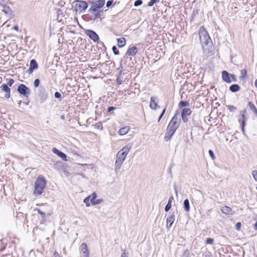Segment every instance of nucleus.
<instances>
[{
    "label": "nucleus",
    "mask_w": 257,
    "mask_h": 257,
    "mask_svg": "<svg viewBox=\"0 0 257 257\" xmlns=\"http://www.w3.org/2000/svg\"><path fill=\"white\" fill-rule=\"evenodd\" d=\"M178 113L176 112L167 126L164 137V140L166 142H168L171 139L179 126L181 120L178 118Z\"/></svg>",
    "instance_id": "nucleus-1"
},
{
    "label": "nucleus",
    "mask_w": 257,
    "mask_h": 257,
    "mask_svg": "<svg viewBox=\"0 0 257 257\" xmlns=\"http://www.w3.org/2000/svg\"><path fill=\"white\" fill-rule=\"evenodd\" d=\"M132 148V145L128 144L119 150L117 155L115 163V171L118 172L123 161L125 160L127 155Z\"/></svg>",
    "instance_id": "nucleus-2"
},
{
    "label": "nucleus",
    "mask_w": 257,
    "mask_h": 257,
    "mask_svg": "<svg viewBox=\"0 0 257 257\" xmlns=\"http://www.w3.org/2000/svg\"><path fill=\"white\" fill-rule=\"evenodd\" d=\"M47 184V180L42 176H39L37 178L35 182V190L34 195L38 196L41 195L46 188Z\"/></svg>",
    "instance_id": "nucleus-3"
},
{
    "label": "nucleus",
    "mask_w": 257,
    "mask_h": 257,
    "mask_svg": "<svg viewBox=\"0 0 257 257\" xmlns=\"http://www.w3.org/2000/svg\"><path fill=\"white\" fill-rule=\"evenodd\" d=\"M199 39L202 48L204 49V46L211 44L212 40L210 36L204 27L202 26L200 28L199 31Z\"/></svg>",
    "instance_id": "nucleus-4"
},
{
    "label": "nucleus",
    "mask_w": 257,
    "mask_h": 257,
    "mask_svg": "<svg viewBox=\"0 0 257 257\" xmlns=\"http://www.w3.org/2000/svg\"><path fill=\"white\" fill-rule=\"evenodd\" d=\"M247 120L246 109H244L239 111L238 115V122L240 124L241 130L243 133L245 132L244 127Z\"/></svg>",
    "instance_id": "nucleus-5"
},
{
    "label": "nucleus",
    "mask_w": 257,
    "mask_h": 257,
    "mask_svg": "<svg viewBox=\"0 0 257 257\" xmlns=\"http://www.w3.org/2000/svg\"><path fill=\"white\" fill-rule=\"evenodd\" d=\"M75 4V11H85L87 7L88 4L84 1L76 0L73 2Z\"/></svg>",
    "instance_id": "nucleus-6"
},
{
    "label": "nucleus",
    "mask_w": 257,
    "mask_h": 257,
    "mask_svg": "<svg viewBox=\"0 0 257 257\" xmlns=\"http://www.w3.org/2000/svg\"><path fill=\"white\" fill-rule=\"evenodd\" d=\"M38 95L40 98L41 103L44 102L48 98V93L45 88L42 86H40L38 88Z\"/></svg>",
    "instance_id": "nucleus-7"
},
{
    "label": "nucleus",
    "mask_w": 257,
    "mask_h": 257,
    "mask_svg": "<svg viewBox=\"0 0 257 257\" xmlns=\"http://www.w3.org/2000/svg\"><path fill=\"white\" fill-rule=\"evenodd\" d=\"M18 92L21 95L28 97L31 93L30 89L25 84H20L17 88Z\"/></svg>",
    "instance_id": "nucleus-8"
},
{
    "label": "nucleus",
    "mask_w": 257,
    "mask_h": 257,
    "mask_svg": "<svg viewBox=\"0 0 257 257\" xmlns=\"http://www.w3.org/2000/svg\"><path fill=\"white\" fill-rule=\"evenodd\" d=\"M85 34L94 42H98L99 38L95 31L91 30H86L85 31Z\"/></svg>",
    "instance_id": "nucleus-9"
},
{
    "label": "nucleus",
    "mask_w": 257,
    "mask_h": 257,
    "mask_svg": "<svg viewBox=\"0 0 257 257\" xmlns=\"http://www.w3.org/2000/svg\"><path fill=\"white\" fill-rule=\"evenodd\" d=\"M81 257H89V253L87 248V244L85 243H82L80 247Z\"/></svg>",
    "instance_id": "nucleus-10"
},
{
    "label": "nucleus",
    "mask_w": 257,
    "mask_h": 257,
    "mask_svg": "<svg viewBox=\"0 0 257 257\" xmlns=\"http://www.w3.org/2000/svg\"><path fill=\"white\" fill-rule=\"evenodd\" d=\"M38 67V65L35 59H32L30 61V67L27 72L29 74H31L33 71L37 69Z\"/></svg>",
    "instance_id": "nucleus-11"
},
{
    "label": "nucleus",
    "mask_w": 257,
    "mask_h": 257,
    "mask_svg": "<svg viewBox=\"0 0 257 257\" xmlns=\"http://www.w3.org/2000/svg\"><path fill=\"white\" fill-rule=\"evenodd\" d=\"M1 88L3 91L5 92V97L6 98H9L10 97L11 92V89L10 88V86H9L6 84H3L1 86Z\"/></svg>",
    "instance_id": "nucleus-12"
},
{
    "label": "nucleus",
    "mask_w": 257,
    "mask_h": 257,
    "mask_svg": "<svg viewBox=\"0 0 257 257\" xmlns=\"http://www.w3.org/2000/svg\"><path fill=\"white\" fill-rule=\"evenodd\" d=\"M52 152L58 155L59 157L61 158L63 160L67 161L66 155L60 150H58L57 148H53L52 149Z\"/></svg>",
    "instance_id": "nucleus-13"
},
{
    "label": "nucleus",
    "mask_w": 257,
    "mask_h": 257,
    "mask_svg": "<svg viewBox=\"0 0 257 257\" xmlns=\"http://www.w3.org/2000/svg\"><path fill=\"white\" fill-rule=\"evenodd\" d=\"M222 78L223 80L227 83H229L232 82L230 79V74L226 70H223L222 72Z\"/></svg>",
    "instance_id": "nucleus-14"
},
{
    "label": "nucleus",
    "mask_w": 257,
    "mask_h": 257,
    "mask_svg": "<svg viewBox=\"0 0 257 257\" xmlns=\"http://www.w3.org/2000/svg\"><path fill=\"white\" fill-rule=\"evenodd\" d=\"M138 51V48L136 46H133L131 47H130L127 51H126V53L125 54V55H127L129 56H135Z\"/></svg>",
    "instance_id": "nucleus-15"
},
{
    "label": "nucleus",
    "mask_w": 257,
    "mask_h": 257,
    "mask_svg": "<svg viewBox=\"0 0 257 257\" xmlns=\"http://www.w3.org/2000/svg\"><path fill=\"white\" fill-rule=\"evenodd\" d=\"M175 220V215L174 213L173 212V214L169 216L167 218V228H170L172 226L173 223H174Z\"/></svg>",
    "instance_id": "nucleus-16"
},
{
    "label": "nucleus",
    "mask_w": 257,
    "mask_h": 257,
    "mask_svg": "<svg viewBox=\"0 0 257 257\" xmlns=\"http://www.w3.org/2000/svg\"><path fill=\"white\" fill-rule=\"evenodd\" d=\"M157 99V98L154 96H152L151 98V102L150 106V107L154 110L157 109V108L160 107V106L157 104L156 100Z\"/></svg>",
    "instance_id": "nucleus-17"
},
{
    "label": "nucleus",
    "mask_w": 257,
    "mask_h": 257,
    "mask_svg": "<svg viewBox=\"0 0 257 257\" xmlns=\"http://www.w3.org/2000/svg\"><path fill=\"white\" fill-rule=\"evenodd\" d=\"M101 8V7L96 3H93L91 8L88 10V12L90 13H94V12L99 11V9Z\"/></svg>",
    "instance_id": "nucleus-18"
},
{
    "label": "nucleus",
    "mask_w": 257,
    "mask_h": 257,
    "mask_svg": "<svg viewBox=\"0 0 257 257\" xmlns=\"http://www.w3.org/2000/svg\"><path fill=\"white\" fill-rule=\"evenodd\" d=\"M0 6L3 7V9L2 11L6 14L11 15L12 14V11L9 6L2 3L1 4Z\"/></svg>",
    "instance_id": "nucleus-19"
},
{
    "label": "nucleus",
    "mask_w": 257,
    "mask_h": 257,
    "mask_svg": "<svg viewBox=\"0 0 257 257\" xmlns=\"http://www.w3.org/2000/svg\"><path fill=\"white\" fill-rule=\"evenodd\" d=\"M222 212L227 215H232L233 213L232 209L227 206H225L222 207L221 208Z\"/></svg>",
    "instance_id": "nucleus-20"
},
{
    "label": "nucleus",
    "mask_w": 257,
    "mask_h": 257,
    "mask_svg": "<svg viewBox=\"0 0 257 257\" xmlns=\"http://www.w3.org/2000/svg\"><path fill=\"white\" fill-rule=\"evenodd\" d=\"M247 106H248L249 109L252 111L254 114L257 117V108L254 104L251 101H248L247 102Z\"/></svg>",
    "instance_id": "nucleus-21"
},
{
    "label": "nucleus",
    "mask_w": 257,
    "mask_h": 257,
    "mask_svg": "<svg viewBox=\"0 0 257 257\" xmlns=\"http://www.w3.org/2000/svg\"><path fill=\"white\" fill-rule=\"evenodd\" d=\"M130 130V126H124L123 127L121 128L118 131V134L120 136H123V135L126 134Z\"/></svg>",
    "instance_id": "nucleus-22"
},
{
    "label": "nucleus",
    "mask_w": 257,
    "mask_h": 257,
    "mask_svg": "<svg viewBox=\"0 0 257 257\" xmlns=\"http://www.w3.org/2000/svg\"><path fill=\"white\" fill-rule=\"evenodd\" d=\"M173 199H174V197L173 196H171L169 197L168 203L167 204V205H166V206L165 207V211L166 212H168L170 210V209H171V208L172 207V205H171L172 202L173 200Z\"/></svg>",
    "instance_id": "nucleus-23"
},
{
    "label": "nucleus",
    "mask_w": 257,
    "mask_h": 257,
    "mask_svg": "<svg viewBox=\"0 0 257 257\" xmlns=\"http://www.w3.org/2000/svg\"><path fill=\"white\" fill-rule=\"evenodd\" d=\"M240 89V86L237 84H233L229 86V89L232 92L238 91Z\"/></svg>",
    "instance_id": "nucleus-24"
},
{
    "label": "nucleus",
    "mask_w": 257,
    "mask_h": 257,
    "mask_svg": "<svg viewBox=\"0 0 257 257\" xmlns=\"http://www.w3.org/2000/svg\"><path fill=\"white\" fill-rule=\"evenodd\" d=\"M117 46L119 48H122L126 44V40L124 38L117 39Z\"/></svg>",
    "instance_id": "nucleus-25"
},
{
    "label": "nucleus",
    "mask_w": 257,
    "mask_h": 257,
    "mask_svg": "<svg viewBox=\"0 0 257 257\" xmlns=\"http://www.w3.org/2000/svg\"><path fill=\"white\" fill-rule=\"evenodd\" d=\"M93 15V20H95L96 19L100 18L103 15V10L97 11V12H94V13H91Z\"/></svg>",
    "instance_id": "nucleus-26"
},
{
    "label": "nucleus",
    "mask_w": 257,
    "mask_h": 257,
    "mask_svg": "<svg viewBox=\"0 0 257 257\" xmlns=\"http://www.w3.org/2000/svg\"><path fill=\"white\" fill-rule=\"evenodd\" d=\"M183 208L186 212H189L190 209V203L188 199H186L184 201Z\"/></svg>",
    "instance_id": "nucleus-27"
},
{
    "label": "nucleus",
    "mask_w": 257,
    "mask_h": 257,
    "mask_svg": "<svg viewBox=\"0 0 257 257\" xmlns=\"http://www.w3.org/2000/svg\"><path fill=\"white\" fill-rule=\"evenodd\" d=\"M192 111L190 108H183L181 111V115L188 116L191 114Z\"/></svg>",
    "instance_id": "nucleus-28"
},
{
    "label": "nucleus",
    "mask_w": 257,
    "mask_h": 257,
    "mask_svg": "<svg viewBox=\"0 0 257 257\" xmlns=\"http://www.w3.org/2000/svg\"><path fill=\"white\" fill-rule=\"evenodd\" d=\"M190 104L188 101H181L179 103V108H182L183 107H188Z\"/></svg>",
    "instance_id": "nucleus-29"
},
{
    "label": "nucleus",
    "mask_w": 257,
    "mask_h": 257,
    "mask_svg": "<svg viewBox=\"0 0 257 257\" xmlns=\"http://www.w3.org/2000/svg\"><path fill=\"white\" fill-rule=\"evenodd\" d=\"M97 196V195L96 192H93L91 195L88 196V197H90V200L92 204V202L95 201Z\"/></svg>",
    "instance_id": "nucleus-30"
},
{
    "label": "nucleus",
    "mask_w": 257,
    "mask_h": 257,
    "mask_svg": "<svg viewBox=\"0 0 257 257\" xmlns=\"http://www.w3.org/2000/svg\"><path fill=\"white\" fill-rule=\"evenodd\" d=\"M226 107L227 109L231 112L234 111L237 109V108L235 106L231 105H227Z\"/></svg>",
    "instance_id": "nucleus-31"
},
{
    "label": "nucleus",
    "mask_w": 257,
    "mask_h": 257,
    "mask_svg": "<svg viewBox=\"0 0 257 257\" xmlns=\"http://www.w3.org/2000/svg\"><path fill=\"white\" fill-rule=\"evenodd\" d=\"M95 127L97 130H102L103 129V126L101 122L96 123L95 124Z\"/></svg>",
    "instance_id": "nucleus-32"
},
{
    "label": "nucleus",
    "mask_w": 257,
    "mask_h": 257,
    "mask_svg": "<svg viewBox=\"0 0 257 257\" xmlns=\"http://www.w3.org/2000/svg\"><path fill=\"white\" fill-rule=\"evenodd\" d=\"M89 200H90V197H86L84 200H83V202L84 203H85L86 204V206L87 207H89L90 206V202H89Z\"/></svg>",
    "instance_id": "nucleus-33"
},
{
    "label": "nucleus",
    "mask_w": 257,
    "mask_h": 257,
    "mask_svg": "<svg viewBox=\"0 0 257 257\" xmlns=\"http://www.w3.org/2000/svg\"><path fill=\"white\" fill-rule=\"evenodd\" d=\"M105 0H97L95 3L102 8L105 4Z\"/></svg>",
    "instance_id": "nucleus-34"
},
{
    "label": "nucleus",
    "mask_w": 257,
    "mask_h": 257,
    "mask_svg": "<svg viewBox=\"0 0 257 257\" xmlns=\"http://www.w3.org/2000/svg\"><path fill=\"white\" fill-rule=\"evenodd\" d=\"M214 242V239L212 238H207L205 241V243L207 244H213Z\"/></svg>",
    "instance_id": "nucleus-35"
},
{
    "label": "nucleus",
    "mask_w": 257,
    "mask_h": 257,
    "mask_svg": "<svg viewBox=\"0 0 257 257\" xmlns=\"http://www.w3.org/2000/svg\"><path fill=\"white\" fill-rule=\"evenodd\" d=\"M142 4H143L142 0H137L134 3V6L135 7H137L141 6Z\"/></svg>",
    "instance_id": "nucleus-36"
},
{
    "label": "nucleus",
    "mask_w": 257,
    "mask_h": 257,
    "mask_svg": "<svg viewBox=\"0 0 257 257\" xmlns=\"http://www.w3.org/2000/svg\"><path fill=\"white\" fill-rule=\"evenodd\" d=\"M112 51H113V54L115 55H118L119 54V51L117 49V48H116V46H113L112 47Z\"/></svg>",
    "instance_id": "nucleus-37"
},
{
    "label": "nucleus",
    "mask_w": 257,
    "mask_h": 257,
    "mask_svg": "<svg viewBox=\"0 0 257 257\" xmlns=\"http://www.w3.org/2000/svg\"><path fill=\"white\" fill-rule=\"evenodd\" d=\"M54 96L56 98L59 99V100H61L62 95L60 92H59L58 91L56 92L54 94Z\"/></svg>",
    "instance_id": "nucleus-38"
},
{
    "label": "nucleus",
    "mask_w": 257,
    "mask_h": 257,
    "mask_svg": "<svg viewBox=\"0 0 257 257\" xmlns=\"http://www.w3.org/2000/svg\"><path fill=\"white\" fill-rule=\"evenodd\" d=\"M159 1V0H151L148 3V6L149 7H152L155 4L158 2Z\"/></svg>",
    "instance_id": "nucleus-39"
},
{
    "label": "nucleus",
    "mask_w": 257,
    "mask_h": 257,
    "mask_svg": "<svg viewBox=\"0 0 257 257\" xmlns=\"http://www.w3.org/2000/svg\"><path fill=\"white\" fill-rule=\"evenodd\" d=\"M189 255H190V252H189V250L187 249L184 251V252L182 255V257H189Z\"/></svg>",
    "instance_id": "nucleus-40"
},
{
    "label": "nucleus",
    "mask_w": 257,
    "mask_h": 257,
    "mask_svg": "<svg viewBox=\"0 0 257 257\" xmlns=\"http://www.w3.org/2000/svg\"><path fill=\"white\" fill-rule=\"evenodd\" d=\"M251 174L254 180L257 182V170H253Z\"/></svg>",
    "instance_id": "nucleus-41"
},
{
    "label": "nucleus",
    "mask_w": 257,
    "mask_h": 257,
    "mask_svg": "<svg viewBox=\"0 0 257 257\" xmlns=\"http://www.w3.org/2000/svg\"><path fill=\"white\" fill-rule=\"evenodd\" d=\"M40 80L39 79H36L34 82V86L35 87H38L40 85Z\"/></svg>",
    "instance_id": "nucleus-42"
},
{
    "label": "nucleus",
    "mask_w": 257,
    "mask_h": 257,
    "mask_svg": "<svg viewBox=\"0 0 257 257\" xmlns=\"http://www.w3.org/2000/svg\"><path fill=\"white\" fill-rule=\"evenodd\" d=\"M102 201H103V199H97V200H95V201L94 202H92V205H98V204H100Z\"/></svg>",
    "instance_id": "nucleus-43"
},
{
    "label": "nucleus",
    "mask_w": 257,
    "mask_h": 257,
    "mask_svg": "<svg viewBox=\"0 0 257 257\" xmlns=\"http://www.w3.org/2000/svg\"><path fill=\"white\" fill-rule=\"evenodd\" d=\"M208 153H209L210 156L211 157V158L213 160H214L215 158V155H214L213 151L212 150H209V151H208Z\"/></svg>",
    "instance_id": "nucleus-44"
},
{
    "label": "nucleus",
    "mask_w": 257,
    "mask_h": 257,
    "mask_svg": "<svg viewBox=\"0 0 257 257\" xmlns=\"http://www.w3.org/2000/svg\"><path fill=\"white\" fill-rule=\"evenodd\" d=\"M241 226V223L240 222H237L236 224H235L236 229L238 231L240 230Z\"/></svg>",
    "instance_id": "nucleus-45"
},
{
    "label": "nucleus",
    "mask_w": 257,
    "mask_h": 257,
    "mask_svg": "<svg viewBox=\"0 0 257 257\" xmlns=\"http://www.w3.org/2000/svg\"><path fill=\"white\" fill-rule=\"evenodd\" d=\"M116 81L118 85H120L122 83V80L121 79V77H120L119 76H117Z\"/></svg>",
    "instance_id": "nucleus-46"
},
{
    "label": "nucleus",
    "mask_w": 257,
    "mask_h": 257,
    "mask_svg": "<svg viewBox=\"0 0 257 257\" xmlns=\"http://www.w3.org/2000/svg\"><path fill=\"white\" fill-rule=\"evenodd\" d=\"M14 82L15 81L13 79H10L6 84H7L9 86L11 87L13 84Z\"/></svg>",
    "instance_id": "nucleus-47"
},
{
    "label": "nucleus",
    "mask_w": 257,
    "mask_h": 257,
    "mask_svg": "<svg viewBox=\"0 0 257 257\" xmlns=\"http://www.w3.org/2000/svg\"><path fill=\"white\" fill-rule=\"evenodd\" d=\"M230 79H231L232 81L235 82L237 81L236 77L233 74H230Z\"/></svg>",
    "instance_id": "nucleus-48"
},
{
    "label": "nucleus",
    "mask_w": 257,
    "mask_h": 257,
    "mask_svg": "<svg viewBox=\"0 0 257 257\" xmlns=\"http://www.w3.org/2000/svg\"><path fill=\"white\" fill-rule=\"evenodd\" d=\"M181 117H182V120L184 123H186L188 122V119L187 116L181 115Z\"/></svg>",
    "instance_id": "nucleus-49"
},
{
    "label": "nucleus",
    "mask_w": 257,
    "mask_h": 257,
    "mask_svg": "<svg viewBox=\"0 0 257 257\" xmlns=\"http://www.w3.org/2000/svg\"><path fill=\"white\" fill-rule=\"evenodd\" d=\"M241 77H245L246 76V73H247L246 70L245 69H242L241 71Z\"/></svg>",
    "instance_id": "nucleus-50"
},
{
    "label": "nucleus",
    "mask_w": 257,
    "mask_h": 257,
    "mask_svg": "<svg viewBox=\"0 0 257 257\" xmlns=\"http://www.w3.org/2000/svg\"><path fill=\"white\" fill-rule=\"evenodd\" d=\"M113 3V0H109L107 2L106 6L107 8H109Z\"/></svg>",
    "instance_id": "nucleus-51"
},
{
    "label": "nucleus",
    "mask_w": 257,
    "mask_h": 257,
    "mask_svg": "<svg viewBox=\"0 0 257 257\" xmlns=\"http://www.w3.org/2000/svg\"><path fill=\"white\" fill-rule=\"evenodd\" d=\"M38 213L43 216V217H45V213L43 211H41L40 209H38L37 210Z\"/></svg>",
    "instance_id": "nucleus-52"
},
{
    "label": "nucleus",
    "mask_w": 257,
    "mask_h": 257,
    "mask_svg": "<svg viewBox=\"0 0 257 257\" xmlns=\"http://www.w3.org/2000/svg\"><path fill=\"white\" fill-rule=\"evenodd\" d=\"M116 108L115 107H113V106H109L107 108V111L108 112H110L111 111H112V110H115L116 109Z\"/></svg>",
    "instance_id": "nucleus-53"
},
{
    "label": "nucleus",
    "mask_w": 257,
    "mask_h": 257,
    "mask_svg": "<svg viewBox=\"0 0 257 257\" xmlns=\"http://www.w3.org/2000/svg\"><path fill=\"white\" fill-rule=\"evenodd\" d=\"M52 257H61V256L59 255V254L57 252L55 251L54 253H53Z\"/></svg>",
    "instance_id": "nucleus-54"
},
{
    "label": "nucleus",
    "mask_w": 257,
    "mask_h": 257,
    "mask_svg": "<svg viewBox=\"0 0 257 257\" xmlns=\"http://www.w3.org/2000/svg\"><path fill=\"white\" fill-rule=\"evenodd\" d=\"M120 257H128V256L127 254L125 253V252L124 251L121 253Z\"/></svg>",
    "instance_id": "nucleus-55"
},
{
    "label": "nucleus",
    "mask_w": 257,
    "mask_h": 257,
    "mask_svg": "<svg viewBox=\"0 0 257 257\" xmlns=\"http://www.w3.org/2000/svg\"><path fill=\"white\" fill-rule=\"evenodd\" d=\"M118 69L119 70V72H118V74L117 76H119L120 77H121V75L122 72V69L119 70V68Z\"/></svg>",
    "instance_id": "nucleus-56"
},
{
    "label": "nucleus",
    "mask_w": 257,
    "mask_h": 257,
    "mask_svg": "<svg viewBox=\"0 0 257 257\" xmlns=\"http://www.w3.org/2000/svg\"><path fill=\"white\" fill-rule=\"evenodd\" d=\"M166 108H165L162 111V112H161V115L163 116L165 111H166Z\"/></svg>",
    "instance_id": "nucleus-57"
},
{
    "label": "nucleus",
    "mask_w": 257,
    "mask_h": 257,
    "mask_svg": "<svg viewBox=\"0 0 257 257\" xmlns=\"http://www.w3.org/2000/svg\"><path fill=\"white\" fill-rule=\"evenodd\" d=\"M13 28H14V29L16 30L17 31L19 30V28H18V26H14Z\"/></svg>",
    "instance_id": "nucleus-58"
},
{
    "label": "nucleus",
    "mask_w": 257,
    "mask_h": 257,
    "mask_svg": "<svg viewBox=\"0 0 257 257\" xmlns=\"http://www.w3.org/2000/svg\"><path fill=\"white\" fill-rule=\"evenodd\" d=\"M254 229H257V221L255 222V223L254 224Z\"/></svg>",
    "instance_id": "nucleus-59"
},
{
    "label": "nucleus",
    "mask_w": 257,
    "mask_h": 257,
    "mask_svg": "<svg viewBox=\"0 0 257 257\" xmlns=\"http://www.w3.org/2000/svg\"><path fill=\"white\" fill-rule=\"evenodd\" d=\"M254 85L257 88V79L255 80Z\"/></svg>",
    "instance_id": "nucleus-60"
},
{
    "label": "nucleus",
    "mask_w": 257,
    "mask_h": 257,
    "mask_svg": "<svg viewBox=\"0 0 257 257\" xmlns=\"http://www.w3.org/2000/svg\"><path fill=\"white\" fill-rule=\"evenodd\" d=\"M162 117H163L162 115H160L159 117V119H158V121H160V120H161V119L162 118Z\"/></svg>",
    "instance_id": "nucleus-61"
},
{
    "label": "nucleus",
    "mask_w": 257,
    "mask_h": 257,
    "mask_svg": "<svg viewBox=\"0 0 257 257\" xmlns=\"http://www.w3.org/2000/svg\"><path fill=\"white\" fill-rule=\"evenodd\" d=\"M100 44H101V45H102V46H104V44L103 43V42H101V43H100Z\"/></svg>",
    "instance_id": "nucleus-62"
},
{
    "label": "nucleus",
    "mask_w": 257,
    "mask_h": 257,
    "mask_svg": "<svg viewBox=\"0 0 257 257\" xmlns=\"http://www.w3.org/2000/svg\"><path fill=\"white\" fill-rule=\"evenodd\" d=\"M256 190H257V186H256Z\"/></svg>",
    "instance_id": "nucleus-63"
}]
</instances>
